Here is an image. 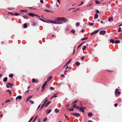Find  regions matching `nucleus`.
<instances>
[{
	"instance_id": "30",
	"label": "nucleus",
	"mask_w": 122,
	"mask_h": 122,
	"mask_svg": "<svg viewBox=\"0 0 122 122\" xmlns=\"http://www.w3.org/2000/svg\"><path fill=\"white\" fill-rule=\"evenodd\" d=\"M88 37H87L86 38H82L81 40H82L83 41L85 40H86V39H88Z\"/></svg>"
},
{
	"instance_id": "52",
	"label": "nucleus",
	"mask_w": 122,
	"mask_h": 122,
	"mask_svg": "<svg viewBox=\"0 0 122 122\" xmlns=\"http://www.w3.org/2000/svg\"><path fill=\"white\" fill-rule=\"evenodd\" d=\"M40 1L41 3L43 4V0H40Z\"/></svg>"
},
{
	"instance_id": "42",
	"label": "nucleus",
	"mask_w": 122,
	"mask_h": 122,
	"mask_svg": "<svg viewBox=\"0 0 122 122\" xmlns=\"http://www.w3.org/2000/svg\"><path fill=\"white\" fill-rule=\"evenodd\" d=\"M45 102H47L48 101V98H46V97L45 98Z\"/></svg>"
},
{
	"instance_id": "27",
	"label": "nucleus",
	"mask_w": 122,
	"mask_h": 122,
	"mask_svg": "<svg viewBox=\"0 0 122 122\" xmlns=\"http://www.w3.org/2000/svg\"><path fill=\"white\" fill-rule=\"evenodd\" d=\"M6 91L7 92H8L9 93H10V95L11 94V92L10 90H9V89H8L7 90H6Z\"/></svg>"
},
{
	"instance_id": "26",
	"label": "nucleus",
	"mask_w": 122,
	"mask_h": 122,
	"mask_svg": "<svg viewBox=\"0 0 122 122\" xmlns=\"http://www.w3.org/2000/svg\"><path fill=\"white\" fill-rule=\"evenodd\" d=\"M89 24L90 25L92 26L94 25V23L90 22L89 23Z\"/></svg>"
},
{
	"instance_id": "21",
	"label": "nucleus",
	"mask_w": 122,
	"mask_h": 122,
	"mask_svg": "<svg viewBox=\"0 0 122 122\" xmlns=\"http://www.w3.org/2000/svg\"><path fill=\"white\" fill-rule=\"evenodd\" d=\"M67 110H69L70 111H74V109L73 108H71V109H68L67 108Z\"/></svg>"
},
{
	"instance_id": "20",
	"label": "nucleus",
	"mask_w": 122,
	"mask_h": 122,
	"mask_svg": "<svg viewBox=\"0 0 122 122\" xmlns=\"http://www.w3.org/2000/svg\"><path fill=\"white\" fill-rule=\"evenodd\" d=\"M92 114L91 112L89 113L88 114V116L89 117L92 116Z\"/></svg>"
},
{
	"instance_id": "19",
	"label": "nucleus",
	"mask_w": 122,
	"mask_h": 122,
	"mask_svg": "<svg viewBox=\"0 0 122 122\" xmlns=\"http://www.w3.org/2000/svg\"><path fill=\"white\" fill-rule=\"evenodd\" d=\"M24 28H26L27 27V25L25 23L23 25Z\"/></svg>"
},
{
	"instance_id": "38",
	"label": "nucleus",
	"mask_w": 122,
	"mask_h": 122,
	"mask_svg": "<svg viewBox=\"0 0 122 122\" xmlns=\"http://www.w3.org/2000/svg\"><path fill=\"white\" fill-rule=\"evenodd\" d=\"M83 44V43H81L79 46L78 47V49L79 48L80 46H82Z\"/></svg>"
},
{
	"instance_id": "51",
	"label": "nucleus",
	"mask_w": 122,
	"mask_h": 122,
	"mask_svg": "<svg viewBox=\"0 0 122 122\" xmlns=\"http://www.w3.org/2000/svg\"><path fill=\"white\" fill-rule=\"evenodd\" d=\"M61 77H65V76L63 74H62L61 75Z\"/></svg>"
},
{
	"instance_id": "60",
	"label": "nucleus",
	"mask_w": 122,
	"mask_h": 122,
	"mask_svg": "<svg viewBox=\"0 0 122 122\" xmlns=\"http://www.w3.org/2000/svg\"><path fill=\"white\" fill-rule=\"evenodd\" d=\"M44 105H43L42 104V106H41V107L40 108V110L43 107H44Z\"/></svg>"
},
{
	"instance_id": "33",
	"label": "nucleus",
	"mask_w": 122,
	"mask_h": 122,
	"mask_svg": "<svg viewBox=\"0 0 122 122\" xmlns=\"http://www.w3.org/2000/svg\"><path fill=\"white\" fill-rule=\"evenodd\" d=\"M44 11H45L47 12H49L50 11L48 10H47V9H44Z\"/></svg>"
},
{
	"instance_id": "2",
	"label": "nucleus",
	"mask_w": 122,
	"mask_h": 122,
	"mask_svg": "<svg viewBox=\"0 0 122 122\" xmlns=\"http://www.w3.org/2000/svg\"><path fill=\"white\" fill-rule=\"evenodd\" d=\"M71 115L73 116H75L77 117H79L80 116V114L76 112L72 113Z\"/></svg>"
},
{
	"instance_id": "4",
	"label": "nucleus",
	"mask_w": 122,
	"mask_h": 122,
	"mask_svg": "<svg viewBox=\"0 0 122 122\" xmlns=\"http://www.w3.org/2000/svg\"><path fill=\"white\" fill-rule=\"evenodd\" d=\"M50 22L52 23L56 24H60V23H61L58 22V21H56V20L55 21L51 20L50 21Z\"/></svg>"
},
{
	"instance_id": "28",
	"label": "nucleus",
	"mask_w": 122,
	"mask_h": 122,
	"mask_svg": "<svg viewBox=\"0 0 122 122\" xmlns=\"http://www.w3.org/2000/svg\"><path fill=\"white\" fill-rule=\"evenodd\" d=\"M76 64L77 66H79L80 65V63L78 62H76Z\"/></svg>"
},
{
	"instance_id": "57",
	"label": "nucleus",
	"mask_w": 122,
	"mask_h": 122,
	"mask_svg": "<svg viewBox=\"0 0 122 122\" xmlns=\"http://www.w3.org/2000/svg\"><path fill=\"white\" fill-rule=\"evenodd\" d=\"M85 58V56H83L81 58V60L82 61H83V58Z\"/></svg>"
},
{
	"instance_id": "11",
	"label": "nucleus",
	"mask_w": 122,
	"mask_h": 122,
	"mask_svg": "<svg viewBox=\"0 0 122 122\" xmlns=\"http://www.w3.org/2000/svg\"><path fill=\"white\" fill-rule=\"evenodd\" d=\"M98 15L97 14H95V15L94 18L95 19L97 18L98 17Z\"/></svg>"
},
{
	"instance_id": "1",
	"label": "nucleus",
	"mask_w": 122,
	"mask_h": 122,
	"mask_svg": "<svg viewBox=\"0 0 122 122\" xmlns=\"http://www.w3.org/2000/svg\"><path fill=\"white\" fill-rule=\"evenodd\" d=\"M56 20V21H58V22L61 23L60 24H62L63 22H66L68 21V20L67 19H65L64 18L60 17L57 18Z\"/></svg>"
},
{
	"instance_id": "22",
	"label": "nucleus",
	"mask_w": 122,
	"mask_h": 122,
	"mask_svg": "<svg viewBox=\"0 0 122 122\" xmlns=\"http://www.w3.org/2000/svg\"><path fill=\"white\" fill-rule=\"evenodd\" d=\"M32 97V96H30L28 97L26 99V102H28L30 99Z\"/></svg>"
},
{
	"instance_id": "10",
	"label": "nucleus",
	"mask_w": 122,
	"mask_h": 122,
	"mask_svg": "<svg viewBox=\"0 0 122 122\" xmlns=\"http://www.w3.org/2000/svg\"><path fill=\"white\" fill-rule=\"evenodd\" d=\"M110 42L112 43V44H113L114 43V41L113 39H111L110 41Z\"/></svg>"
},
{
	"instance_id": "50",
	"label": "nucleus",
	"mask_w": 122,
	"mask_h": 122,
	"mask_svg": "<svg viewBox=\"0 0 122 122\" xmlns=\"http://www.w3.org/2000/svg\"><path fill=\"white\" fill-rule=\"evenodd\" d=\"M96 13H99V10H96Z\"/></svg>"
},
{
	"instance_id": "37",
	"label": "nucleus",
	"mask_w": 122,
	"mask_h": 122,
	"mask_svg": "<svg viewBox=\"0 0 122 122\" xmlns=\"http://www.w3.org/2000/svg\"><path fill=\"white\" fill-rule=\"evenodd\" d=\"M113 19H112V17H110L108 19V20L109 21H110L111 20H112Z\"/></svg>"
},
{
	"instance_id": "7",
	"label": "nucleus",
	"mask_w": 122,
	"mask_h": 122,
	"mask_svg": "<svg viewBox=\"0 0 122 122\" xmlns=\"http://www.w3.org/2000/svg\"><path fill=\"white\" fill-rule=\"evenodd\" d=\"M79 111L83 112H84V109L82 107H80Z\"/></svg>"
},
{
	"instance_id": "35",
	"label": "nucleus",
	"mask_w": 122,
	"mask_h": 122,
	"mask_svg": "<svg viewBox=\"0 0 122 122\" xmlns=\"http://www.w3.org/2000/svg\"><path fill=\"white\" fill-rule=\"evenodd\" d=\"M35 79L33 78L32 80V82L34 83L35 82Z\"/></svg>"
},
{
	"instance_id": "58",
	"label": "nucleus",
	"mask_w": 122,
	"mask_h": 122,
	"mask_svg": "<svg viewBox=\"0 0 122 122\" xmlns=\"http://www.w3.org/2000/svg\"><path fill=\"white\" fill-rule=\"evenodd\" d=\"M76 109H78L79 108H80V107H79L78 106H76Z\"/></svg>"
},
{
	"instance_id": "53",
	"label": "nucleus",
	"mask_w": 122,
	"mask_h": 122,
	"mask_svg": "<svg viewBox=\"0 0 122 122\" xmlns=\"http://www.w3.org/2000/svg\"><path fill=\"white\" fill-rule=\"evenodd\" d=\"M34 16H35L38 17H40V16H38V15H36V14H34Z\"/></svg>"
},
{
	"instance_id": "54",
	"label": "nucleus",
	"mask_w": 122,
	"mask_h": 122,
	"mask_svg": "<svg viewBox=\"0 0 122 122\" xmlns=\"http://www.w3.org/2000/svg\"><path fill=\"white\" fill-rule=\"evenodd\" d=\"M34 117H32L30 119V120L28 122H30L32 120V119H33V118Z\"/></svg>"
},
{
	"instance_id": "56",
	"label": "nucleus",
	"mask_w": 122,
	"mask_h": 122,
	"mask_svg": "<svg viewBox=\"0 0 122 122\" xmlns=\"http://www.w3.org/2000/svg\"><path fill=\"white\" fill-rule=\"evenodd\" d=\"M47 81H45V82L43 84H44L45 85H46L47 84Z\"/></svg>"
},
{
	"instance_id": "3",
	"label": "nucleus",
	"mask_w": 122,
	"mask_h": 122,
	"mask_svg": "<svg viewBox=\"0 0 122 122\" xmlns=\"http://www.w3.org/2000/svg\"><path fill=\"white\" fill-rule=\"evenodd\" d=\"M106 31L104 30H101L100 32L99 33L100 35H104L106 33Z\"/></svg>"
},
{
	"instance_id": "45",
	"label": "nucleus",
	"mask_w": 122,
	"mask_h": 122,
	"mask_svg": "<svg viewBox=\"0 0 122 122\" xmlns=\"http://www.w3.org/2000/svg\"><path fill=\"white\" fill-rule=\"evenodd\" d=\"M83 47L84 48H82V49L83 50H84L85 49V48L86 47L85 46H83Z\"/></svg>"
},
{
	"instance_id": "63",
	"label": "nucleus",
	"mask_w": 122,
	"mask_h": 122,
	"mask_svg": "<svg viewBox=\"0 0 122 122\" xmlns=\"http://www.w3.org/2000/svg\"><path fill=\"white\" fill-rule=\"evenodd\" d=\"M119 37L120 39H122V37H121V36H119Z\"/></svg>"
},
{
	"instance_id": "8",
	"label": "nucleus",
	"mask_w": 122,
	"mask_h": 122,
	"mask_svg": "<svg viewBox=\"0 0 122 122\" xmlns=\"http://www.w3.org/2000/svg\"><path fill=\"white\" fill-rule=\"evenodd\" d=\"M51 103L50 102H48L46 103L45 106V107H47Z\"/></svg>"
},
{
	"instance_id": "29",
	"label": "nucleus",
	"mask_w": 122,
	"mask_h": 122,
	"mask_svg": "<svg viewBox=\"0 0 122 122\" xmlns=\"http://www.w3.org/2000/svg\"><path fill=\"white\" fill-rule=\"evenodd\" d=\"M80 23L79 22H77L76 24V27H78L80 25Z\"/></svg>"
},
{
	"instance_id": "47",
	"label": "nucleus",
	"mask_w": 122,
	"mask_h": 122,
	"mask_svg": "<svg viewBox=\"0 0 122 122\" xmlns=\"http://www.w3.org/2000/svg\"><path fill=\"white\" fill-rule=\"evenodd\" d=\"M76 104H75L73 105V107L74 108H76Z\"/></svg>"
},
{
	"instance_id": "23",
	"label": "nucleus",
	"mask_w": 122,
	"mask_h": 122,
	"mask_svg": "<svg viewBox=\"0 0 122 122\" xmlns=\"http://www.w3.org/2000/svg\"><path fill=\"white\" fill-rule=\"evenodd\" d=\"M13 75L12 74H11V75H9V76L10 78H12L13 77Z\"/></svg>"
},
{
	"instance_id": "6",
	"label": "nucleus",
	"mask_w": 122,
	"mask_h": 122,
	"mask_svg": "<svg viewBox=\"0 0 122 122\" xmlns=\"http://www.w3.org/2000/svg\"><path fill=\"white\" fill-rule=\"evenodd\" d=\"M22 98V97L21 96H19L17 97L16 98V101H17L18 99H19V100H20Z\"/></svg>"
},
{
	"instance_id": "34",
	"label": "nucleus",
	"mask_w": 122,
	"mask_h": 122,
	"mask_svg": "<svg viewBox=\"0 0 122 122\" xmlns=\"http://www.w3.org/2000/svg\"><path fill=\"white\" fill-rule=\"evenodd\" d=\"M13 15H19L20 14L19 13H15V14H13Z\"/></svg>"
},
{
	"instance_id": "36",
	"label": "nucleus",
	"mask_w": 122,
	"mask_h": 122,
	"mask_svg": "<svg viewBox=\"0 0 122 122\" xmlns=\"http://www.w3.org/2000/svg\"><path fill=\"white\" fill-rule=\"evenodd\" d=\"M38 116H36V117L34 119V120H33V122H34L35 121V120H36V119L37 118V117H38Z\"/></svg>"
},
{
	"instance_id": "17",
	"label": "nucleus",
	"mask_w": 122,
	"mask_h": 122,
	"mask_svg": "<svg viewBox=\"0 0 122 122\" xmlns=\"http://www.w3.org/2000/svg\"><path fill=\"white\" fill-rule=\"evenodd\" d=\"M55 112L56 113H58L59 112V110L57 109H55Z\"/></svg>"
},
{
	"instance_id": "44",
	"label": "nucleus",
	"mask_w": 122,
	"mask_h": 122,
	"mask_svg": "<svg viewBox=\"0 0 122 122\" xmlns=\"http://www.w3.org/2000/svg\"><path fill=\"white\" fill-rule=\"evenodd\" d=\"M39 19H40V20H41V21H44V22H46V21L44 20H43L42 19H41V18H39Z\"/></svg>"
},
{
	"instance_id": "16",
	"label": "nucleus",
	"mask_w": 122,
	"mask_h": 122,
	"mask_svg": "<svg viewBox=\"0 0 122 122\" xmlns=\"http://www.w3.org/2000/svg\"><path fill=\"white\" fill-rule=\"evenodd\" d=\"M45 86L46 85H45L44 84H43L41 87L42 88V89L43 90H44Z\"/></svg>"
},
{
	"instance_id": "9",
	"label": "nucleus",
	"mask_w": 122,
	"mask_h": 122,
	"mask_svg": "<svg viewBox=\"0 0 122 122\" xmlns=\"http://www.w3.org/2000/svg\"><path fill=\"white\" fill-rule=\"evenodd\" d=\"M28 15L31 16L33 17L34 16V14L30 12L28 13Z\"/></svg>"
},
{
	"instance_id": "18",
	"label": "nucleus",
	"mask_w": 122,
	"mask_h": 122,
	"mask_svg": "<svg viewBox=\"0 0 122 122\" xmlns=\"http://www.w3.org/2000/svg\"><path fill=\"white\" fill-rule=\"evenodd\" d=\"M71 60V59H70L67 62V63L66 64L65 66H66V65H67L70 62Z\"/></svg>"
},
{
	"instance_id": "13",
	"label": "nucleus",
	"mask_w": 122,
	"mask_h": 122,
	"mask_svg": "<svg viewBox=\"0 0 122 122\" xmlns=\"http://www.w3.org/2000/svg\"><path fill=\"white\" fill-rule=\"evenodd\" d=\"M7 77H5L3 79V81L4 82H6L7 81Z\"/></svg>"
},
{
	"instance_id": "40",
	"label": "nucleus",
	"mask_w": 122,
	"mask_h": 122,
	"mask_svg": "<svg viewBox=\"0 0 122 122\" xmlns=\"http://www.w3.org/2000/svg\"><path fill=\"white\" fill-rule=\"evenodd\" d=\"M118 88H116V89L115 91V92L116 94L117 93V92H118Z\"/></svg>"
},
{
	"instance_id": "59",
	"label": "nucleus",
	"mask_w": 122,
	"mask_h": 122,
	"mask_svg": "<svg viewBox=\"0 0 122 122\" xmlns=\"http://www.w3.org/2000/svg\"><path fill=\"white\" fill-rule=\"evenodd\" d=\"M117 94L118 95H119L120 94V92H117Z\"/></svg>"
},
{
	"instance_id": "48",
	"label": "nucleus",
	"mask_w": 122,
	"mask_h": 122,
	"mask_svg": "<svg viewBox=\"0 0 122 122\" xmlns=\"http://www.w3.org/2000/svg\"><path fill=\"white\" fill-rule=\"evenodd\" d=\"M77 100H75V101H74V102L72 103V104H74V103H77Z\"/></svg>"
},
{
	"instance_id": "61",
	"label": "nucleus",
	"mask_w": 122,
	"mask_h": 122,
	"mask_svg": "<svg viewBox=\"0 0 122 122\" xmlns=\"http://www.w3.org/2000/svg\"><path fill=\"white\" fill-rule=\"evenodd\" d=\"M40 105H40H40L39 106H38V108H37V110H38V109L39 108V107H40Z\"/></svg>"
},
{
	"instance_id": "32",
	"label": "nucleus",
	"mask_w": 122,
	"mask_h": 122,
	"mask_svg": "<svg viewBox=\"0 0 122 122\" xmlns=\"http://www.w3.org/2000/svg\"><path fill=\"white\" fill-rule=\"evenodd\" d=\"M84 3L83 1H82L81 2V3L79 4L78 5V6H80L82 4H83Z\"/></svg>"
},
{
	"instance_id": "62",
	"label": "nucleus",
	"mask_w": 122,
	"mask_h": 122,
	"mask_svg": "<svg viewBox=\"0 0 122 122\" xmlns=\"http://www.w3.org/2000/svg\"><path fill=\"white\" fill-rule=\"evenodd\" d=\"M117 103H115L114 104V106L116 107L117 106Z\"/></svg>"
},
{
	"instance_id": "31",
	"label": "nucleus",
	"mask_w": 122,
	"mask_h": 122,
	"mask_svg": "<svg viewBox=\"0 0 122 122\" xmlns=\"http://www.w3.org/2000/svg\"><path fill=\"white\" fill-rule=\"evenodd\" d=\"M95 2L97 4H98L100 3V2H99L98 0H96L95 1Z\"/></svg>"
},
{
	"instance_id": "12",
	"label": "nucleus",
	"mask_w": 122,
	"mask_h": 122,
	"mask_svg": "<svg viewBox=\"0 0 122 122\" xmlns=\"http://www.w3.org/2000/svg\"><path fill=\"white\" fill-rule=\"evenodd\" d=\"M115 44H119L120 43V41L119 40H116L115 41Z\"/></svg>"
},
{
	"instance_id": "64",
	"label": "nucleus",
	"mask_w": 122,
	"mask_h": 122,
	"mask_svg": "<svg viewBox=\"0 0 122 122\" xmlns=\"http://www.w3.org/2000/svg\"><path fill=\"white\" fill-rule=\"evenodd\" d=\"M88 122H92V121L91 120H89L88 121Z\"/></svg>"
},
{
	"instance_id": "41",
	"label": "nucleus",
	"mask_w": 122,
	"mask_h": 122,
	"mask_svg": "<svg viewBox=\"0 0 122 122\" xmlns=\"http://www.w3.org/2000/svg\"><path fill=\"white\" fill-rule=\"evenodd\" d=\"M29 102L31 103L32 104H33L34 103V102L32 100H30Z\"/></svg>"
},
{
	"instance_id": "24",
	"label": "nucleus",
	"mask_w": 122,
	"mask_h": 122,
	"mask_svg": "<svg viewBox=\"0 0 122 122\" xmlns=\"http://www.w3.org/2000/svg\"><path fill=\"white\" fill-rule=\"evenodd\" d=\"M47 111H48V112L47 113V114H48L49 113L51 112V109H50V110H47Z\"/></svg>"
},
{
	"instance_id": "46",
	"label": "nucleus",
	"mask_w": 122,
	"mask_h": 122,
	"mask_svg": "<svg viewBox=\"0 0 122 122\" xmlns=\"http://www.w3.org/2000/svg\"><path fill=\"white\" fill-rule=\"evenodd\" d=\"M121 27H119V30L118 31V32H120V31H121Z\"/></svg>"
},
{
	"instance_id": "39",
	"label": "nucleus",
	"mask_w": 122,
	"mask_h": 122,
	"mask_svg": "<svg viewBox=\"0 0 122 122\" xmlns=\"http://www.w3.org/2000/svg\"><path fill=\"white\" fill-rule=\"evenodd\" d=\"M10 102V101L8 99V100H7L5 101V102L6 103H7L8 102Z\"/></svg>"
},
{
	"instance_id": "5",
	"label": "nucleus",
	"mask_w": 122,
	"mask_h": 122,
	"mask_svg": "<svg viewBox=\"0 0 122 122\" xmlns=\"http://www.w3.org/2000/svg\"><path fill=\"white\" fill-rule=\"evenodd\" d=\"M99 30H95V31H93V32L91 33V35H92L93 34L97 33V32H98V31Z\"/></svg>"
},
{
	"instance_id": "14",
	"label": "nucleus",
	"mask_w": 122,
	"mask_h": 122,
	"mask_svg": "<svg viewBox=\"0 0 122 122\" xmlns=\"http://www.w3.org/2000/svg\"><path fill=\"white\" fill-rule=\"evenodd\" d=\"M52 76H49L47 79V81H49L52 78Z\"/></svg>"
},
{
	"instance_id": "55",
	"label": "nucleus",
	"mask_w": 122,
	"mask_h": 122,
	"mask_svg": "<svg viewBox=\"0 0 122 122\" xmlns=\"http://www.w3.org/2000/svg\"><path fill=\"white\" fill-rule=\"evenodd\" d=\"M50 89L51 90H52L54 89V88L53 87L51 86L50 87Z\"/></svg>"
},
{
	"instance_id": "49",
	"label": "nucleus",
	"mask_w": 122,
	"mask_h": 122,
	"mask_svg": "<svg viewBox=\"0 0 122 122\" xmlns=\"http://www.w3.org/2000/svg\"><path fill=\"white\" fill-rule=\"evenodd\" d=\"M56 94H55L53 96L54 97H57V96L56 95Z\"/></svg>"
},
{
	"instance_id": "43",
	"label": "nucleus",
	"mask_w": 122,
	"mask_h": 122,
	"mask_svg": "<svg viewBox=\"0 0 122 122\" xmlns=\"http://www.w3.org/2000/svg\"><path fill=\"white\" fill-rule=\"evenodd\" d=\"M71 32L72 33H75V31L74 30H71Z\"/></svg>"
},
{
	"instance_id": "15",
	"label": "nucleus",
	"mask_w": 122,
	"mask_h": 122,
	"mask_svg": "<svg viewBox=\"0 0 122 122\" xmlns=\"http://www.w3.org/2000/svg\"><path fill=\"white\" fill-rule=\"evenodd\" d=\"M22 17L24 18L27 19L28 18V17L27 16V15H23L22 16Z\"/></svg>"
},
{
	"instance_id": "25",
	"label": "nucleus",
	"mask_w": 122,
	"mask_h": 122,
	"mask_svg": "<svg viewBox=\"0 0 122 122\" xmlns=\"http://www.w3.org/2000/svg\"><path fill=\"white\" fill-rule=\"evenodd\" d=\"M47 117H45V118L43 120V122L46 121L47 120Z\"/></svg>"
}]
</instances>
